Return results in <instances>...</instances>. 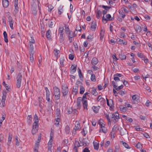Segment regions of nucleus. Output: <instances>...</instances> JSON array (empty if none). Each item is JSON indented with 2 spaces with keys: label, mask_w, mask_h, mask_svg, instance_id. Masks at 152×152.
Returning a JSON list of instances; mask_svg holds the SVG:
<instances>
[{
  "label": "nucleus",
  "mask_w": 152,
  "mask_h": 152,
  "mask_svg": "<svg viewBox=\"0 0 152 152\" xmlns=\"http://www.w3.org/2000/svg\"><path fill=\"white\" fill-rule=\"evenodd\" d=\"M102 11L100 10H98L97 14L96 15V16L98 19H99L100 17V16L102 15Z\"/></svg>",
  "instance_id": "25"
},
{
  "label": "nucleus",
  "mask_w": 152,
  "mask_h": 152,
  "mask_svg": "<svg viewBox=\"0 0 152 152\" xmlns=\"http://www.w3.org/2000/svg\"><path fill=\"white\" fill-rule=\"evenodd\" d=\"M22 78V75L20 73H18L17 78L16 86L17 88H19L20 87L21 80Z\"/></svg>",
  "instance_id": "3"
},
{
  "label": "nucleus",
  "mask_w": 152,
  "mask_h": 152,
  "mask_svg": "<svg viewBox=\"0 0 152 152\" xmlns=\"http://www.w3.org/2000/svg\"><path fill=\"white\" fill-rule=\"evenodd\" d=\"M118 12L121 17L123 18H124L125 16V15L123 11L122 10L121 12V11L119 10L118 11Z\"/></svg>",
  "instance_id": "32"
},
{
  "label": "nucleus",
  "mask_w": 152,
  "mask_h": 152,
  "mask_svg": "<svg viewBox=\"0 0 152 152\" xmlns=\"http://www.w3.org/2000/svg\"><path fill=\"white\" fill-rule=\"evenodd\" d=\"M119 42H120V44H123L124 45H126L127 44L126 41L125 40L119 39Z\"/></svg>",
  "instance_id": "36"
},
{
  "label": "nucleus",
  "mask_w": 152,
  "mask_h": 152,
  "mask_svg": "<svg viewBox=\"0 0 152 152\" xmlns=\"http://www.w3.org/2000/svg\"><path fill=\"white\" fill-rule=\"evenodd\" d=\"M65 59V58L64 57H61L60 58V63L61 66H64Z\"/></svg>",
  "instance_id": "19"
},
{
  "label": "nucleus",
  "mask_w": 152,
  "mask_h": 152,
  "mask_svg": "<svg viewBox=\"0 0 152 152\" xmlns=\"http://www.w3.org/2000/svg\"><path fill=\"white\" fill-rule=\"evenodd\" d=\"M78 73L79 77H80V78H81V77H82V75L81 70L79 68H78Z\"/></svg>",
  "instance_id": "52"
},
{
  "label": "nucleus",
  "mask_w": 152,
  "mask_h": 152,
  "mask_svg": "<svg viewBox=\"0 0 152 152\" xmlns=\"http://www.w3.org/2000/svg\"><path fill=\"white\" fill-rule=\"evenodd\" d=\"M9 23L10 25V28L12 29H13V21H11V22H9Z\"/></svg>",
  "instance_id": "61"
},
{
  "label": "nucleus",
  "mask_w": 152,
  "mask_h": 152,
  "mask_svg": "<svg viewBox=\"0 0 152 152\" xmlns=\"http://www.w3.org/2000/svg\"><path fill=\"white\" fill-rule=\"evenodd\" d=\"M14 7L15 9L13 11V14L14 16H15L16 14L18 12L19 8L18 7V4H15Z\"/></svg>",
  "instance_id": "6"
},
{
  "label": "nucleus",
  "mask_w": 152,
  "mask_h": 152,
  "mask_svg": "<svg viewBox=\"0 0 152 152\" xmlns=\"http://www.w3.org/2000/svg\"><path fill=\"white\" fill-rule=\"evenodd\" d=\"M6 96L5 95H3L2 96V99H1V102L2 103V104H4L5 101V100L6 98Z\"/></svg>",
  "instance_id": "48"
},
{
  "label": "nucleus",
  "mask_w": 152,
  "mask_h": 152,
  "mask_svg": "<svg viewBox=\"0 0 152 152\" xmlns=\"http://www.w3.org/2000/svg\"><path fill=\"white\" fill-rule=\"evenodd\" d=\"M60 121V118L58 117L57 118H56L55 121V124L57 125H59Z\"/></svg>",
  "instance_id": "43"
},
{
  "label": "nucleus",
  "mask_w": 152,
  "mask_h": 152,
  "mask_svg": "<svg viewBox=\"0 0 152 152\" xmlns=\"http://www.w3.org/2000/svg\"><path fill=\"white\" fill-rule=\"evenodd\" d=\"M124 87V86L123 85H121V86H118V87H116V88H115V89L117 91L119 90L122 89Z\"/></svg>",
  "instance_id": "59"
},
{
  "label": "nucleus",
  "mask_w": 152,
  "mask_h": 152,
  "mask_svg": "<svg viewBox=\"0 0 152 152\" xmlns=\"http://www.w3.org/2000/svg\"><path fill=\"white\" fill-rule=\"evenodd\" d=\"M136 31L137 32H140L141 31V27L139 25H137L136 27Z\"/></svg>",
  "instance_id": "40"
},
{
  "label": "nucleus",
  "mask_w": 152,
  "mask_h": 152,
  "mask_svg": "<svg viewBox=\"0 0 152 152\" xmlns=\"http://www.w3.org/2000/svg\"><path fill=\"white\" fill-rule=\"evenodd\" d=\"M51 33V31L49 29L47 31L46 34V36L47 38L49 39H51V36L50 35Z\"/></svg>",
  "instance_id": "15"
},
{
  "label": "nucleus",
  "mask_w": 152,
  "mask_h": 152,
  "mask_svg": "<svg viewBox=\"0 0 152 152\" xmlns=\"http://www.w3.org/2000/svg\"><path fill=\"white\" fill-rule=\"evenodd\" d=\"M53 139H50L48 143V148H51L52 147Z\"/></svg>",
  "instance_id": "26"
},
{
  "label": "nucleus",
  "mask_w": 152,
  "mask_h": 152,
  "mask_svg": "<svg viewBox=\"0 0 152 152\" xmlns=\"http://www.w3.org/2000/svg\"><path fill=\"white\" fill-rule=\"evenodd\" d=\"M98 61L97 59L96 58H93L91 61V63L93 65H95L98 63Z\"/></svg>",
  "instance_id": "13"
},
{
  "label": "nucleus",
  "mask_w": 152,
  "mask_h": 152,
  "mask_svg": "<svg viewBox=\"0 0 152 152\" xmlns=\"http://www.w3.org/2000/svg\"><path fill=\"white\" fill-rule=\"evenodd\" d=\"M2 84L4 87H5L6 89L8 91H9V89H10V87L9 86L7 85V84L5 83V81L3 82Z\"/></svg>",
  "instance_id": "41"
},
{
  "label": "nucleus",
  "mask_w": 152,
  "mask_h": 152,
  "mask_svg": "<svg viewBox=\"0 0 152 152\" xmlns=\"http://www.w3.org/2000/svg\"><path fill=\"white\" fill-rule=\"evenodd\" d=\"M114 115L116 119L118 120V119L119 118V114L115 112L114 113Z\"/></svg>",
  "instance_id": "44"
},
{
  "label": "nucleus",
  "mask_w": 152,
  "mask_h": 152,
  "mask_svg": "<svg viewBox=\"0 0 152 152\" xmlns=\"http://www.w3.org/2000/svg\"><path fill=\"white\" fill-rule=\"evenodd\" d=\"M110 144V142L109 141H107L104 144V147L105 148L107 147Z\"/></svg>",
  "instance_id": "54"
},
{
  "label": "nucleus",
  "mask_w": 152,
  "mask_h": 152,
  "mask_svg": "<svg viewBox=\"0 0 152 152\" xmlns=\"http://www.w3.org/2000/svg\"><path fill=\"white\" fill-rule=\"evenodd\" d=\"M63 30H64V27H63L59 28V29H58V32H59V34H62Z\"/></svg>",
  "instance_id": "51"
},
{
  "label": "nucleus",
  "mask_w": 152,
  "mask_h": 152,
  "mask_svg": "<svg viewBox=\"0 0 152 152\" xmlns=\"http://www.w3.org/2000/svg\"><path fill=\"white\" fill-rule=\"evenodd\" d=\"M101 131H102V132H103L104 133H105L107 132V129L105 127H104L102 128L101 129H99V132H101Z\"/></svg>",
  "instance_id": "39"
},
{
  "label": "nucleus",
  "mask_w": 152,
  "mask_h": 152,
  "mask_svg": "<svg viewBox=\"0 0 152 152\" xmlns=\"http://www.w3.org/2000/svg\"><path fill=\"white\" fill-rule=\"evenodd\" d=\"M99 107H100L99 106L97 107L94 106L92 107V109L95 113H97L99 111Z\"/></svg>",
  "instance_id": "12"
},
{
  "label": "nucleus",
  "mask_w": 152,
  "mask_h": 152,
  "mask_svg": "<svg viewBox=\"0 0 152 152\" xmlns=\"http://www.w3.org/2000/svg\"><path fill=\"white\" fill-rule=\"evenodd\" d=\"M104 100V99L103 98H102L101 96L99 95L97 99V100L98 102L99 101H100L101 102L103 100Z\"/></svg>",
  "instance_id": "47"
},
{
  "label": "nucleus",
  "mask_w": 152,
  "mask_h": 152,
  "mask_svg": "<svg viewBox=\"0 0 152 152\" xmlns=\"http://www.w3.org/2000/svg\"><path fill=\"white\" fill-rule=\"evenodd\" d=\"M120 110L123 112H125L127 110L126 107H124L123 105H120Z\"/></svg>",
  "instance_id": "21"
},
{
  "label": "nucleus",
  "mask_w": 152,
  "mask_h": 152,
  "mask_svg": "<svg viewBox=\"0 0 152 152\" xmlns=\"http://www.w3.org/2000/svg\"><path fill=\"white\" fill-rule=\"evenodd\" d=\"M93 38L92 37L91 35H89L87 37V39L89 41H91L92 40Z\"/></svg>",
  "instance_id": "63"
},
{
  "label": "nucleus",
  "mask_w": 152,
  "mask_h": 152,
  "mask_svg": "<svg viewBox=\"0 0 152 152\" xmlns=\"http://www.w3.org/2000/svg\"><path fill=\"white\" fill-rule=\"evenodd\" d=\"M106 17L108 19V20H112V18H111V15L110 14H107L106 15Z\"/></svg>",
  "instance_id": "60"
},
{
  "label": "nucleus",
  "mask_w": 152,
  "mask_h": 152,
  "mask_svg": "<svg viewBox=\"0 0 152 152\" xmlns=\"http://www.w3.org/2000/svg\"><path fill=\"white\" fill-rule=\"evenodd\" d=\"M69 92V89L67 84H63L61 86V92L63 96L65 97L68 94Z\"/></svg>",
  "instance_id": "2"
},
{
  "label": "nucleus",
  "mask_w": 152,
  "mask_h": 152,
  "mask_svg": "<svg viewBox=\"0 0 152 152\" xmlns=\"http://www.w3.org/2000/svg\"><path fill=\"white\" fill-rule=\"evenodd\" d=\"M74 57V55L71 54H69V59L71 60H73Z\"/></svg>",
  "instance_id": "62"
},
{
  "label": "nucleus",
  "mask_w": 152,
  "mask_h": 152,
  "mask_svg": "<svg viewBox=\"0 0 152 152\" xmlns=\"http://www.w3.org/2000/svg\"><path fill=\"white\" fill-rule=\"evenodd\" d=\"M39 145V144L38 143H36L34 145V150H38Z\"/></svg>",
  "instance_id": "46"
},
{
  "label": "nucleus",
  "mask_w": 152,
  "mask_h": 152,
  "mask_svg": "<svg viewBox=\"0 0 152 152\" xmlns=\"http://www.w3.org/2000/svg\"><path fill=\"white\" fill-rule=\"evenodd\" d=\"M91 81L95 82L96 81V77L94 74H92L91 77Z\"/></svg>",
  "instance_id": "38"
},
{
  "label": "nucleus",
  "mask_w": 152,
  "mask_h": 152,
  "mask_svg": "<svg viewBox=\"0 0 152 152\" xmlns=\"http://www.w3.org/2000/svg\"><path fill=\"white\" fill-rule=\"evenodd\" d=\"M85 88L83 86H81L80 88V94H83L84 93Z\"/></svg>",
  "instance_id": "42"
},
{
  "label": "nucleus",
  "mask_w": 152,
  "mask_h": 152,
  "mask_svg": "<svg viewBox=\"0 0 152 152\" xmlns=\"http://www.w3.org/2000/svg\"><path fill=\"white\" fill-rule=\"evenodd\" d=\"M38 124L35 123H34L33 124V129H37V127H38Z\"/></svg>",
  "instance_id": "57"
},
{
  "label": "nucleus",
  "mask_w": 152,
  "mask_h": 152,
  "mask_svg": "<svg viewBox=\"0 0 152 152\" xmlns=\"http://www.w3.org/2000/svg\"><path fill=\"white\" fill-rule=\"evenodd\" d=\"M80 128V125L79 123H78L77 121H76L75 124V127L74 128L73 132L72 134H74V135L75 134L77 130H78Z\"/></svg>",
  "instance_id": "4"
},
{
  "label": "nucleus",
  "mask_w": 152,
  "mask_h": 152,
  "mask_svg": "<svg viewBox=\"0 0 152 152\" xmlns=\"http://www.w3.org/2000/svg\"><path fill=\"white\" fill-rule=\"evenodd\" d=\"M32 118V117L31 115H28V116L27 117L28 121L30 125L31 124Z\"/></svg>",
  "instance_id": "34"
},
{
  "label": "nucleus",
  "mask_w": 152,
  "mask_h": 152,
  "mask_svg": "<svg viewBox=\"0 0 152 152\" xmlns=\"http://www.w3.org/2000/svg\"><path fill=\"white\" fill-rule=\"evenodd\" d=\"M29 54H34V48H32L31 47L29 48Z\"/></svg>",
  "instance_id": "33"
},
{
  "label": "nucleus",
  "mask_w": 152,
  "mask_h": 152,
  "mask_svg": "<svg viewBox=\"0 0 152 152\" xmlns=\"http://www.w3.org/2000/svg\"><path fill=\"white\" fill-rule=\"evenodd\" d=\"M119 58L121 60H124L126 58V56L123 53H121L119 55Z\"/></svg>",
  "instance_id": "31"
},
{
  "label": "nucleus",
  "mask_w": 152,
  "mask_h": 152,
  "mask_svg": "<svg viewBox=\"0 0 152 152\" xmlns=\"http://www.w3.org/2000/svg\"><path fill=\"white\" fill-rule=\"evenodd\" d=\"M120 134L121 135H123L126 133V130L125 129H121L120 131Z\"/></svg>",
  "instance_id": "20"
},
{
  "label": "nucleus",
  "mask_w": 152,
  "mask_h": 152,
  "mask_svg": "<svg viewBox=\"0 0 152 152\" xmlns=\"http://www.w3.org/2000/svg\"><path fill=\"white\" fill-rule=\"evenodd\" d=\"M83 107L84 109H87V107L88 105L87 101L86 100H82Z\"/></svg>",
  "instance_id": "11"
},
{
  "label": "nucleus",
  "mask_w": 152,
  "mask_h": 152,
  "mask_svg": "<svg viewBox=\"0 0 152 152\" xmlns=\"http://www.w3.org/2000/svg\"><path fill=\"white\" fill-rule=\"evenodd\" d=\"M88 93L87 92H86L85 93L83 96L82 98V100H83L85 99H86L87 98L86 97V95H88Z\"/></svg>",
  "instance_id": "58"
},
{
  "label": "nucleus",
  "mask_w": 152,
  "mask_h": 152,
  "mask_svg": "<svg viewBox=\"0 0 152 152\" xmlns=\"http://www.w3.org/2000/svg\"><path fill=\"white\" fill-rule=\"evenodd\" d=\"M82 101V99L81 97H78L77 101V105L78 108H80L81 107V101Z\"/></svg>",
  "instance_id": "7"
},
{
  "label": "nucleus",
  "mask_w": 152,
  "mask_h": 152,
  "mask_svg": "<svg viewBox=\"0 0 152 152\" xmlns=\"http://www.w3.org/2000/svg\"><path fill=\"white\" fill-rule=\"evenodd\" d=\"M104 31L101 29V30L100 31V39L101 40H102L104 36Z\"/></svg>",
  "instance_id": "18"
},
{
  "label": "nucleus",
  "mask_w": 152,
  "mask_h": 152,
  "mask_svg": "<svg viewBox=\"0 0 152 152\" xmlns=\"http://www.w3.org/2000/svg\"><path fill=\"white\" fill-rule=\"evenodd\" d=\"M71 73L75 72L76 70V65H72L71 67Z\"/></svg>",
  "instance_id": "10"
},
{
  "label": "nucleus",
  "mask_w": 152,
  "mask_h": 152,
  "mask_svg": "<svg viewBox=\"0 0 152 152\" xmlns=\"http://www.w3.org/2000/svg\"><path fill=\"white\" fill-rule=\"evenodd\" d=\"M91 93L95 96H96L98 93L96 92V88H93L91 91Z\"/></svg>",
  "instance_id": "22"
},
{
  "label": "nucleus",
  "mask_w": 152,
  "mask_h": 152,
  "mask_svg": "<svg viewBox=\"0 0 152 152\" xmlns=\"http://www.w3.org/2000/svg\"><path fill=\"white\" fill-rule=\"evenodd\" d=\"M56 115L57 116V117L60 118V110L58 109H56Z\"/></svg>",
  "instance_id": "23"
},
{
  "label": "nucleus",
  "mask_w": 152,
  "mask_h": 152,
  "mask_svg": "<svg viewBox=\"0 0 152 152\" xmlns=\"http://www.w3.org/2000/svg\"><path fill=\"white\" fill-rule=\"evenodd\" d=\"M60 52L59 51L56 49H55L54 50V55L56 56H58V54Z\"/></svg>",
  "instance_id": "37"
},
{
  "label": "nucleus",
  "mask_w": 152,
  "mask_h": 152,
  "mask_svg": "<svg viewBox=\"0 0 152 152\" xmlns=\"http://www.w3.org/2000/svg\"><path fill=\"white\" fill-rule=\"evenodd\" d=\"M45 89L46 91V99L48 102H50V92L47 87H45Z\"/></svg>",
  "instance_id": "5"
},
{
  "label": "nucleus",
  "mask_w": 152,
  "mask_h": 152,
  "mask_svg": "<svg viewBox=\"0 0 152 152\" xmlns=\"http://www.w3.org/2000/svg\"><path fill=\"white\" fill-rule=\"evenodd\" d=\"M132 97L133 100L136 101H137L139 98L138 96L136 95H133Z\"/></svg>",
  "instance_id": "27"
},
{
  "label": "nucleus",
  "mask_w": 152,
  "mask_h": 152,
  "mask_svg": "<svg viewBox=\"0 0 152 152\" xmlns=\"http://www.w3.org/2000/svg\"><path fill=\"white\" fill-rule=\"evenodd\" d=\"M65 131L66 133L67 134H68L70 132V128L69 126L68 125H67L65 126Z\"/></svg>",
  "instance_id": "35"
},
{
  "label": "nucleus",
  "mask_w": 152,
  "mask_h": 152,
  "mask_svg": "<svg viewBox=\"0 0 152 152\" xmlns=\"http://www.w3.org/2000/svg\"><path fill=\"white\" fill-rule=\"evenodd\" d=\"M34 123L38 124L39 122L38 117L36 114H35L34 116Z\"/></svg>",
  "instance_id": "29"
},
{
  "label": "nucleus",
  "mask_w": 152,
  "mask_h": 152,
  "mask_svg": "<svg viewBox=\"0 0 152 152\" xmlns=\"http://www.w3.org/2000/svg\"><path fill=\"white\" fill-rule=\"evenodd\" d=\"M54 94L55 96V100H57L59 99L60 96V92L59 88L56 86L53 88Z\"/></svg>",
  "instance_id": "1"
},
{
  "label": "nucleus",
  "mask_w": 152,
  "mask_h": 152,
  "mask_svg": "<svg viewBox=\"0 0 152 152\" xmlns=\"http://www.w3.org/2000/svg\"><path fill=\"white\" fill-rule=\"evenodd\" d=\"M54 21H50L48 23V26L50 28H52L54 25Z\"/></svg>",
  "instance_id": "50"
},
{
  "label": "nucleus",
  "mask_w": 152,
  "mask_h": 152,
  "mask_svg": "<svg viewBox=\"0 0 152 152\" xmlns=\"http://www.w3.org/2000/svg\"><path fill=\"white\" fill-rule=\"evenodd\" d=\"M3 35L4 38V41L6 43L8 42V39L7 38V34L5 31H4L3 32Z\"/></svg>",
  "instance_id": "16"
},
{
  "label": "nucleus",
  "mask_w": 152,
  "mask_h": 152,
  "mask_svg": "<svg viewBox=\"0 0 152 152\" xmlns=\"http://www.w3.org/2000/svg\"><path fill=\"white\" fill-rule=\"evenodd\" d=\"M136 146L137 148H142V145L140 142H138L136 145Z\"/></svg>",
  "instance_id": "56"
},
{
  "label": "nucleus",
  "mask_w": 152,
  "mask_h": 152,
  "mask_svg": "<svg viewBox=\"0 0 152 152\" xmlns=\"http://www.w3.org/2000/svg\"><path fill=\"white\" fill-rule=\"evenodd\" d=\"M123 145L124 147L127 148H130L128 145L127 144L126 142L122 141Z\"/></svg>",
  "instance_id": "45"
},
{
  "label": "nucleus",
  "mask_w": 152,
  "mask_h": 152,
  "mask_svg": "<svg viewBox=\"0 0 152 152\" xmlns=\"http://www.w3.org/2000/svg\"><path fill=\"white\" fill-rule=\"evenodd\" d=\"M30 55V60L31 62H33L34 61V54H29Z\"/></svg>",
  "instance_id": "55"
},
{
  "label": "nucleus",
  "mask_w": 152,
  "mask_h": 152,
  "mask_svg": "<svg viewBox=\"0 0 152 152\" xmlns=\"http://www.w3.org/2000/svg\"><path fill=\"white\" fill-rule=\"evenodd\" d=\"M104 115L105 117L107 118V120L108 121V123H109L110 124L111 120L110 118H109V114H107V113H104Z\"/></svg>",
  "instance_id": "30"
},
{
  "label": "nucleus",
  "mask_w": 152,
  "mask_h": 152,
  "mask_svg": "<svg viewBox=\"0 0 152 152\" xmlns=\"http://www.w3.org/2000/svg\"><path fill=\"white\" fill-rule=\"evenodd\" d=\"M93 145L94 149L96 150H98L99 147V143L97 142H93Z\"/></svg>",
  "instance_id": "17"
},
{
  "label": "nucleus",
  "mask_w": 152,
  "mask_h": 152,
  "mask_svg": "<svg viewBox=\"0 0 152 152\" xmlns=\"http://www.w3.org/2000/svg\"><path fill=\"white\" fill-rule=\"evenodd\" d=\"M137 56L139 57L142 58V59L145 58V57L143 54L142 53H138Z\"/></svg>",
  "instance_id": "49"
},
{
  "label": "nucleus",
  "mask_w": 152,
  "mask_h": 152,
  "mask_svg": "<svg viewBox=\"0 0 152 152\" xmlns=\"http://www.w3.org/2000/svg\"><path fill=\"white\" fill-rule=\"evenodd\" d=\"M31 10L32 11L33 14L34 15H36L37 12V11L36 10V9L34 7H31Z\"/></svg>",
  "instance_id": "24"
},
{
  "label": "nucleus",
  "mask_w": 152,
  "mask_h": 152,
  "mask_svg": "<svg viewBox=\"0 0 152 152\" xmlns=\"http://www.w3.org/2000/svg\"><path fill=\"white\" fill-rule=\"evenodd\" d=\"M2 4L4 7H7L9 5V2L7 0H2Z\"/></svg>",
  "instance_id": "8"
},
{
  "label": "nucleus",
  "mask_w": 152,
  "mask_h": 152,
  "mask_svg": "<svg viewBox=\"0 0 152 152\" xmlns=\"http://www.w3.org/2000/svg\"><path fill=\"white\" fill-rule=\"evenodd\" d=\"M123 84L125 86L127 87L129 85L128 82L127 81L124 80H123Z\"/></svg>",
  "instance_id": "64"
},
{
  "label": "nucleus",
  "mask_w": 152,
  "mask_h": 152,
  "mask_svg": "<svg viewBox=\"0 0 152 152\" xmlns=\"http://www.w3.org/2000/svg\"><path fill=\"white\" fill-rule=\"evenodd\" d=\"M96 26V22H93L92 23L91 25V28L92 31H94Z\"/></svg>",
  "instance_id": "9"
},
{
  "label": "nucleus",
  "mask_w": 152,
  "mask_h": 152,
  "mask_svg": "<svg viewBox=\"0 0 152 152\" xmlns=\"http://www.w3.org/2000/svg\"><path fill=\"white\" fill-rule=\"evenodd\" d=\"M80 146V143L78 141H75L74 145V147H75V148L76 147L78 148Z\"/></svg>",
  "instance_id": "53"
},
{
  "label": "nucleus",
  "mask_w": 152,
  "mask_h": 152,
  "mask_svg": "<svg viewBox=\"0 0 152 152\" xmlns=\"http://www.w3.org/2000/svg\"><path fill=\"white\" fill-rule=\"evenodd\" d=\"M59 40L61 43H63L64 42V37L63 34H59Z\"/></svg>",
  "instance_id": "14"
},
{
  "label": "nucleus",
  "mask_w": 152,
  "mask_h": 152,
  "mask_svg": "<svg viewBox=\"0 0 152 152\" xmlns=\"http://www.w3.org/2000/svg\"><path fill=\"white\" fill-rule=\"evenodd\" d=\"M63 7L60 6L58 8V13L59 15H61L63 12Z\"/></svg>",
  "instance_id": "28"
}]
</instances>
